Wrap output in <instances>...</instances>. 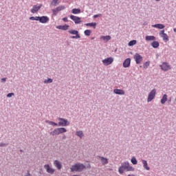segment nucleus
Returning <instances> with one entry per match:
<instances>
[{"label":"nucleus","instance_id":"34","mask_svg":"<svg viewBox=\"0 0 176 176\" xmlns=\"http://www.w3.org/2000/svg\"><path fill=\"white\" fill-rule=\"evenodd\" d=\"M150 64H151V62H149V61L146 62V63L144 64V65H143L144 68V69L148 68V67H149Z\"/></svg>","mask_w":176,"mask_h":176},{"label":"nucleus","instance_id":"14","mask_svg":"<svg viewBox=\"0 0 176 176\" xmlns=\"http://www.w3.org/2000/svg\"><path fill=\"white\" fill-rule=\"evenodd\" d=\"M41 8H42L41 4L33 6V8L31 10V12L32 13H36V12L39 11Z\"/></svg>","mask_w":176,"mask_h":176},{"label":"nucleus","instance_id":"40","mask_svg":"<svg viewBox=\"0 0 176 176\" xmlns=\"http://www.w3.org/2000/svg\"><path fill=\"white\" fill-rule=\"evenodd\" d=\"M63 21H65V23H68V18L64 17V18H63Z\"/></svg>","mask_w":176,"mask_h":176},{"label":"nucleus","instance_id":"47","mask_svg":"<svg viewBox=\"0 0 176 176\" xmlns=\"http://www.w3.org/2000/svg\"><path fill=\"white\" fill-rule=\"evenodd\" d=\"M155 1H160V0H155Z\"/></svg>","mask_w":176,"mask_h":176},{"label":"nucleus","instance_id":"28","mask_svg":"<svg viewBox=\"0 0 176 176\" xmlns=\"http://www.w3.org/2000/svg\"><path fill=\"white\" fill-rule=\"evenodd\" d=\"M72 13H73V14H79L80 13V9L74 8L72 10Z\"/></svg>","mask_w":176,"mask_h":176},{"label":"nucleus","instance_id":"38","mask_svg":"<svg viewBox=\"0 0 176 176\" xmlns=\"http://www.w3.org/2000/svg\"><path fill=\"white\" fill-rule=\"evenodd\" d=\"M101 16H102L101 14H95L94 15V19H97V17H101Z\"/></svg>","mask_w":176,"mask_h":176},{"label":"nucleus","instance_id":"37","mask_svg":"<svg viewBox=\"0 0 176 176\" xmlns=\"http://www.w3.org/2000/svg\"><path fill=\"white\" fill-rule=\"evenodd\" d=\"M49 124H51L52 126H58L57 123L52 121L49 122Z\"/></svg>","mask_w":176,"mask_h":176},{"label":"nucleus","instance_id":"24","mask_svg":"<svg viewBox=\"0 0 176 176\" xmlns=\"http://www.w3.org/2000/svg\"><path fill=\"white\" fill-rule=\"evenodd\" d=\"M134 168L130 166V164H129V162H126V171H134Z\"/></svg>","mask_w":176,"mask_h":176},{"label":"nucleus","instance_id":"33","mask_svg":"<svg viewBox=\"0 0 176 176\" xmlns=\"http://www.w3.org/2000/svg\"><path fill=\"white\" fill-rule=\"evenodd\" d=\"M85 35H86L87 36H90V34H91V30H86L84 32Z\"/></svg>","mask_w":176,"mask_h":176},{"label":"nucleus","instance_id":"25","mask_svg":"<svg viewBox=\"0 0 176 176\" xmlns=\"http://www.w3.org/2000/svg\"><path fill=\"white\" fill-rule=\"evenodd\" d=\"M151 46L154 47V49H157V47H159L160 46V43H158V41H153L151 43Z\"/></svg>","mask_w":176,"mask_h":176},{"label":"nucleus","instance_id":"30","mask_svg":"<svg viewBox=\"0 0 176 176\" xmlns=\"http://www.w3.org/2000/svg\"><path fill=\"white\" fill-rule=\"evenodd\" d=\"M60 1L61 0H52V1L51 2V5L52 6H56V5H58V3H60Z\"/></svg>","mask_w":176,"mask_h":176},{"label":"nucleus","instance_id":"21","mask_svg":"<svg viewBox=\"0 0 176 176\" xmlns=\"http://www.w3.org/2000/svg\"><path fill=\"white\" fill-rule=\"evenodd\" d=\"M142 163H143V167L147 170V171H149L151 170V168L148 166V162L145 160H142Z\"/></svg>","mask_w":176,"mask_h":176},{"label":"nucleus","instance_id":"31","mask_svg":"<svg viewBox=\"0 0 176 176\" xmlns=\"http://www.w3.org/2000/svg\"><path fill=\"white\" fill-rule=\"evenodd\" d=\"M76 135H78V137L82 138L83 137V132L81 131H76Z\"/></svg>","mask_w":176,"mask_h":176},{"label":"nucleus","instance_id":"16","mask_svg":"<svg viewBox=\"0 0 176 176\" xmlns=\"http://www.w3.org/2000/svg\"><path fill=\"white\" fill-rule=\"evenodd\" d=\"M56 28H57V30H61L62 31H67V30H69V25L67 24L63 25H58L56 27Z\"/></svg>","mask_w":176,"mask_h":176},{"label":"nucleus","instance_id":"43","mask_svg":"<svg viewBox=\"0 0 176 176\" xmlns=\"http://www.w3.org/2000/svg\"><path fill=\"white\" fill-rule=\"evenodd\" d=\"M6 144H3V143H0V146H6Z\"/></svg>","mask_w":176,"mask_h":176},{"label":"nucleus","instance_id":"44","mask_svg":"<svg viewBox=\"0 0 176 176\" xmlns=\"http://www.w3.org/2000/svg\"><path fill=\"white\" fill-rule=\"evenodd\" d=\"M1 82H6V78H1Z\"/></svg>","mask_w":176,"mask_h":176},{"label":"nucleus","instance_id":"35","mask_svg":"<svg viewBox=\"0 0 176 176\" xmlns=\"http://www.w3.org/2000/svg\"><path fill=\"white\" fill-rule=\"evenodd\" d=\"M131 162L132 164H137L138 162H137V159H135V157H133L132 159L131 160Z\"/></svg>","mask_w":176,"mask_h":176},{"label":"nucleus","instance_id":"4","mask_svg":"<svg viewBox=\"0 0 176 176\" xmlns=\"http://www.w3.org/2000/svg\"><path fill=\"white\" fill-rule=\"evenodd\" d=\"M160 67L161 69H162V71H164L165 72L171 69V65H170L167 62L162 63V64L160 65Z\"/></svg>","mask_w":176,"mask_h":176},{"label":"nucleus","instance_id":"17","mask_svg":"<svg viewBox=\"0 0 176 176\" xmlns=\"http://www.w3.org/2000/svg\"><path fill=\"white\" fill-rule=\"evenodd\" d=\"M113 93H115V94H118L119 96H124L125 92L123 89H115L113 90Z\"/></svg>","mask_w":176,"mask_h":176},{"label":"nucleus","instance_id":"22","mask_svg":"<svg viewBox=\"0 0 176 176\" xmlns=\"http://www.w3.org/2000/svg\"><path fill=\"white\" fill-rule=\"evenodd\" d=\"M99 159L101 160L103 165L108 164V159L101 156H99Z\"/></svg>","mask_w":176,"mask_h":176},{"label":"nucleus","instance_id":"6","mask_svg":"<svg viewBox=\"0 0 176 176\" xmlns=\"http://www.w3.org/2000/svg\"><path fill=\"white\" fill-rule=\"evenodd\" d=\"M58 126H62V127H65V126H69V122H68V120L64 118H58Z\"/></svg>","mask_w":176,"mask_h":176},{"label":"nucleus","instance_id":"5","mask_svg":"<svg viewBox=\"0 0 176 176\" xmlns=\"http://www.w3.org/2000/svg\"><path fill=\"white\" fill-rule=\"evenodd\" d=\"M68 32L72 35H76V36H72V39L80 38V35L79 34V32H78V30H69Z\"/></svg>","mask_w":176,"mask_h":176},{"label":"nucleus","instance_id":"32","mask_svg":"<svg viewBox=\"0 0 176 176\" xmlns=\"http://www.w3.org/2000/svg\"><path fill=\"white\" fill-rule=\"evenodd\" d=\"M135 43H137V41H135V40L131 41L128 43V46H134V45H135Z\"/></svg>","mask_w":176,"mask_h":176},{"label":"nucleus","instance_id":"7","mask_svg":"<svg viewBox=\"0 0 176 176\" xmlns=\"http://www.w3.org/2000/svg\"><path fill=\"white\" fill-rule=\"evenodd\" d=\"M65 9V6H60L58 7H57L55 9L52 10V13L54 14V16H57V13H58V12H61V10H64Z\"/></svg>","mask_w":176,"mask_h":176},{"label":"nucleus","instance_id":"36","mask_svg":"<svg viewBox=\"0 0 176 176\" xmlns=\"http://www.w3.org/2000/svg\"><path fill=\"white\" fill-rule=\"evenodd\" d=\"M52 82H53V79L52 78H48L44 80V83H52Z\"/></svg>","mask_w":176,"mask_h":176},{"label":"nucleus","instance_id":"27","mask_svg":"<svg viewBox=\"0 0 176 176\" xmlns=\"http://www.w3.org/2000/svg\"><path fill=\"white\" fill-rule=\"evenodd\" d=\"M100 39H103V41L108 42V41H111V36H102Z\"/></svg>","mask_w":176,"mask_h":176},{"label":"nucleus","instance_id":"46","mask_svg":"<svg viewBox=\"0 0 176 176\" xmlns=\"http://www.w3.org/2000/svg\"><path fill=\"white\" fill-rule=\"evenodd\" d=\"M173 30H174V32H176V28H174Z\"/></svg>","mask_w":176,"mask_h":176},{"label":"nucleus","instance_id":"29","mask_svg":"<svg viewBox=\"0 0 176 176\" xmlns=\"http://www.w3.org/2000/svg\"><path fill=\"white\" fill-rule=\"evenodd\" d=\"M85 25H87V27H93L94 29H96V26L97 25V23H85Z\"/></svg>","mask_w":176,"mask_h":176},{"label":"nucleus","instance_id":"23","mask_svg":"<svg viewBox=\"0 0 176 176\" xmlns=\"http://www.w3.org/2000/svg\"><path fill=\"white\" fill-rule=\"evenodd\" d=\"M156 37L155 36H146V42H150L151 41H155Z\"/></svg>","mask_w":176,"mask_h":176},{"label":"nucleus","instance_id":"39","mask_svg":"<svg viewBox=\"0 0 176 176\" xmlns=\"http://www.w3.org/2000/svg\"><path fill=\"white\" fill-rule=\"evenodd\" d=\"M41 16H34V21H40Z\"/></svg>","mask_w":176,"mask_h":176},{"label":"nucleus","instance_id":"11","mask_svg":"<svg viewBox=\"0 0 176 176\" xmlns=\"http://www.w3.org/2000/svg\"><path fill=\"white\" fill-rule=\"evenodd\" d=\"M127 162H124L122 165L119 167L118 172L120 174H123L124 170H126Z\"/></svg>","mask_w":176,"mask_h":176},{"label":"nucleus","instance_id":"12","mask_svg":"<svg viewBox=\"0 0 176 176\" xmlns=\"http://www.w3.org/2000/svg\"><path fill=\"white\" fill-rule=\"evenodd\" d=\"M70 19L74 21L75 24H80V23H82V21H80V17L79 16L71 15Z\"/></svg>","mask_w":176,"mask_h":176},{"label":"nucleus","instance_id":"45","mask_svg":"<svg viewBox=\"0 0 176 176\" xmlns=\"http://www.w3.org/2000/svg\"><path fill=\"white\" fill-rule=\"evenodd\" d=\"M65 138H67V136L64 135V136L63 137V140H65Z\"/></svg>","mask_w":176,"mask_h":176},{"label":"nucleus","instance_id":"19","mask_svg":"<svg viewBox=\"0 0 176 176\" xmlns=\"http://www.w3.org/2000/svg\"><path fill=\"white\" fill-rule=\"evenodd\" d=\"M152 27L153 28H158V30H163V28H164L166 26H164V25L162 23H158V24L153 25Z\"/></svg>","mask_w":176,"mask_h":176},{"label":"nucleus","instance_id":"26","mask_svg":"<svg viewBox=\"0 0 176 176\" xmlns=\"http://www.w3.org/2000/svg\"><path fill=\"white\" fill-rule=\"evenodd\" d=\"M167 101V94H164L161 99V104H166Z\"/></svg>","mask_w":176,"mask_h":176},{"label":"nucleus","instance_id":"20","mask_svg":"<svg viewBox=\"0 0 176 176\" xmlns=\"http://www.w3.org/2000/svg\"><path fill=\"white\" fill-rule=\"evenodd\" d=\"M54 164L55 166V167H56V168H58V170H61V162H60V161L58 160H55L54 162Z\"/></svg>","mask_w":176,"mask_h":176},{"label":"nucleus","instance_id":"41","mask_svg":"<svg viewBox=\"0 0 176 176\" xmlns=\"http://www.w3.org/2000/svg\"><path fill=\"white\" fill-rule=\"evenodd\" d=\"M12 96H14V94H13V93H10V94H8L7 95V97L10 98V97H12Z\"/></svg>","mask_w":176,"mask_h":176},{"label":"nucleus","instance_id":"42","mask_svg":"<svg viewBox=\"0 0 176 176\" xmlns=\"http://www.w3.org/2000/svg\"><path fill=\"white\" fill-rule=\"evenodd\" d=\"M30 20L35 21V16H30Z\"/></svg>","mask_w":176,"mask_h":176},{"label":"nucleus","instance_id":"3","mask_svg":"<svg viewBox=\"0 0 176 176\" xmlns=\"http://www.w3.org/2000/svg\"><path fill=\"white\" fill-rule=\"evenodd\" d=\"M155 97H156V89H153L148 93L147 97V102H151L153 100H155Z\"/></svg>","mask_w":176,"mask_h":176},{"label":"nucleus","instance_id":"1","mask_svg":"<svg viewBox=\"0 0 176 176\" xmlns=\"http://www.w3.org/2000/svg\"><path fill=\"white\" fill-rule=\"evenodd\" d=\"M85 168H86V166L82 164H75L72 166V167L70 168V170L72 173H74V171H76V173H80L83 171Z\"/></svg>","mask_w":176,"mask_h":176},{"label":"nucleus","instance_id":"8","mask_svg":"<svg viewBox=\"0 0 176 176\" xmlns=\"http://www.w3.org/2000/svg\"><path fill=\"white\" fill-rule=\"evenodd\" d=\"M133 58L136 63V64H141V63L142 62V56L137 53L133 56Z\"/></svg>","mask_w":176,"mask_h":176},{"label":"nucleus","instance_id":"13","mask_svg":"<svg viewBox=\"0 0 176 176\" xmlns=\"http://www.w3.org/2000/svg\"><path fill=\"white\" fill-rule=\"evenodd\" d=\"M44 168L46 169V171H47V173H48V174H54L55 170L53 169V168H51L50 165L45 164L44 166Z\"/></svg>","mask_w":176,"mask_h":176},{"label":"nucleus","instance_id":"18","mask_svg":"<svg viewBox=\"0 0 176 176\" xmlns=\"http://www.w3.org/2000/svg\"><path fill=\"white\" fill-rule=\"evenodd\" d=\"M40 23H42L43 24H45L49 21V17L47 16H40Z\"/></svg>","mask_w":176,"mask_h":176},{"label":"nucleus","instance_id":"9","mask_svg":"<svg viewBox=\"0 0 176 176\" xmlns=\"http://www.w3.org/2000/svg\"><path fill=\"white\" fill-rule=\"evenodd\" d=\"M112 63H113V58L112 57L107 58L102 60V64H104L106 66L111 65Z\"/></svg>","mask_w":176,"mask_h":176},{"label":"nucleus","instance_id":"10","mask_svg":"<svg viewBox=\"0 0 176 176\" xmlns=\"http://www.w3.org/2000/svg\"><path fill=\"white\" fill-rule=\"evenodd\" d=\"M160 35L163 38V41H164V42H168V35L164 33V30H162L160 32Z\"/></svg>","mask_w":176,"mask_h":176},{"label":"nucleus","instance_id":"15","mask_svg":"<svg viewBox=\"0 0 176 176\" xmlns=\"http://www.w3.org/2000/svg\"><path fill=\"white\" fill-rule=\"evenodd\" d=\"M130 64H131V59H130V58L125 59L123 63L124 68H129V67H130Z\"/></svg>","mask_w":176,"mask_h":176},{"label":"nucleus","instance_id":"2","mask_svg":"<svg viewBox=\"0 0 176 176\" xmlns=\"http://www.w3.org/2000/svg\"><path fill=\"white\" fill-rule=\"evenodd\" d=\"M63 133H67V129L65 128H57L55 129L52 132H51L50 135H58L59 134H63Z\"/></svg>","mask_w":176,"mask_h":176}]
</instances>
